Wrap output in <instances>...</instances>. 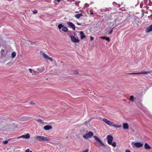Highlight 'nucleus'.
Wrapping results in <instances>:
<instances>
[{
    "label": "nucleus",
    "instance_id": "obj_10",
    "mask_svg": "<svg viewBox=\"0 0 152 152\" xmlns=\"http://www.w3.org/2000/svg\"><path fill=\"white\" fill-rule=\"evenodd\" d=\"M70 37L71 38V40L74 43H78L80 42V40L78 39H77L76 37L74 36H70Z\"/></svg>",
    "mask_w": 152,
    "mask_h": 152
},
{
    "label": "nucleus",
    "instance_id": "obj_5",
    "mask_svg": "<svg viewBox=\"0 0 152 152\" xmlns=\"http://www.w3.org/2000/svg\"><path fill=\"white\" fill-rule=\"evenodd\" d=\"M94 135V133L92 132H89L83 135V137L85 139H88L92 137Z\"/></svg>",
    "mask_w": 152,
    "mask_h": 152
},
{
    "label": "nucleus",
    "instance_id": "obj_34",
    "mask_svg": "<svg viewBox=\"0 0 152 152\" xmlns=\"http://www.w3.org/2000/svg\"><path fill=\"white\" fill-rule=\"evenodd\" d=\"M30 150L29 149H27L26 151V152H29Z\"/></svg>",
    "mask_w": 152,
    "mask_h": 152
},
{
    "label": "nucleus",
    "instance_id": "obj_29",
    "mask_svg": "<svg viewBox=\"0 0 152 152\" xmlns=\"http://www.w3.org/2000/svg\"><path fill=\"white\" fill-rule=\"evenodd\" d=\"M8 142L6 140L3 142V143L4 144H6L8 143Z\"/></svg>",
    "mask_w": 152,
    "mask_h": 152
},
{
    "label": "nucleus",
    "instance_id": "obj_39",
    "mask_svg": "<svg viewBox=\"0 0 152 152\" xmlns=\"http://www.w3.org/2000/svg\"><path fill=\"white\" fill-rule=\"evenodd\" d=\"M29 152H32V151H29Z\"/></svg>",
    "mask_w": 152,
    "mask_h": 152
},
{
    "label": "nucleus",
    "instance_id": "obj_31",
    "mask_svg": "<svg viewBox=\"0 0 152 152\" xmlns=\"http://www.w3.org/2000/svg\"><path fill=\"white\" fill-rule=\"evenodd\" d=\"M32 69H29V71L30 73H32Z\"/></svg>",
    "mask_w": 152,
    "mask_h": 152
},
{
    "label": "nucleus",
    "instance_id": "obj_35",
    "mask_svg": "<svg viewBox=\"0 0 152 152\" xmlns=\"http://www.w3.org/2000/svg\"><path fill=\"white\" fill-rule=\"evenodd\" d=\"M77 23L78 25H80V26L81 25V23H80L77 22Z\"/></svg>",
    "mask_w": 152,
    "mask_h": 152
},
{
    "label": "nucleus",
    "instance_id": "obj_24",
    "mask_svg": "<svg viewBox=\"0 0 152 152\" xmlns=\"http://www.w3.org/2000/svg\"><path fill=\"white\" fill-rule=\"evenodd\" d=\"M129 100L130 101H134V96H130V98L129 99Z\"/></svg>",
    "mask_w": 152,
    "mask_h": 152
},
{
    "label": "nucleus",
    "instance_id": "obj_15",
    "mask_svg": "<svg viewBox=\"0 0 152 152\" xmlns=\"http://www.w3.org/2000/svg\"><path fill=\"white\" fill-rule=\"evenodd\" d=\"M152 31V24L148 26L145 29V32L146 33H149Z\"/></svg>",
    "mask_w": 152,
    "mask_h": 152
},
{
    "label": "nucleus",
    "instance_id": "obj_28",
    "mask_svg": "<svg viewBox=\"0 0 152 152\" xmlns=\"http://www.w3.org/2000/svg\"><path fill=\"white\" fill-rule=\"evenodd\" d=\"M30 104L33 105H35V103L33 101H31L30 102Z\"/></svg>",
    "mask_w": 152,
    "mask_h": 152
},
{
    "label": "nucleus",
    "instance_id": "obj_22",
    "mask_svg": "<svg viewBox=\"0 0 152 152\" xmlns=\"http://www.w3.org/2000/svg\"><path fill=\"white\" fill-rule=\"evenodd\" d=\"M62 30L64 32H66L68 31V29L66 27L63 26L62 28Z\"/></svg>",
    "mask_w": 152,
    "mask_h": 152
},
{
    "label": "nucleus",
    "instance_id": "obj_4",
    "mask_svg": "<svg viewBox=\"0 0 152 152\" xmlns=\"http://www.w3.org/2000/svg\"><path fill=\"white\" fill-rule=\"evenodd\" d=\"M35 139L39 142H43L50 140V139L49 138L41 136H37L35 138Z\"/></svg>",
    "mask_w": 152,
    "mask_h": 152
},
{
    "label": "nucleus",
    "instance_id": "obj_30",
    "mask_svg": "<svg viewBox=\"0 0 152 152\" xmlns=\"http://www.w3.org/2000/svg\"><path fill=\"white\" fill-rule=\"evenodd\" d=\"M88 149H86L85 150L83 151L82 152H88Z\"/></svg>",
    "mask_w": 152,
    "mask_h": 152
},
{
    "label": "nucleus",
    "instance_id": "obj_19",
    "mask_svg": "<svg viewBox=\"0 0 152 152\" xmlns=\"http://www.w3.org/2000/svg\"><path fill=\"white\" fill-rule=\"evenodd\" d=\"M83 14L81 13L80 14H76L75 15V17L77 18V19H79L81 17L83 16Z\"/></svg>",
    "mask_w": 152,
    "mask_h": 152
},
{
    "label": "nucleus",
    "instance_id": "obj_37",
    "mask_svg": "<svg viewBox=\"0 0 152 152\" xmlns=\"http://www.w3.org/2000/svg\"><path fill=\"white\" fill-rule=\"evenodd\" d=\"M4 51V50L3 49H2L1 50V51L3 52Z\"/></svg>",
    "mask_w": 152,
    "mask_h": 152
},
{
    "label": "nucleus",
    "instance_id": "obj_21",
    "mask_svg": "<svg viewBox=\"0 0 152 152\" xmlns=\"http://www.w3.org/2000/svg\"><path fill=\"white\" fill-rule=\"evenodd\" d=\"M16 55V53L15 52H12V53L11 57L12 58H15Z\"/></svg>",
    "mask_w": 152,
    "mask_h": 152
},
{
    "label": "nucleus",
    "instance_id": "obj_13",
    "mask_svg": "<svg viewBox=\"0 0 152 152\" xmlns=\"http://www.w3.org/2000/svg\"><path fill=\"white\" fill-rule=\"evenodd\" d=\"M67 24L69 25L72 28L74 31L75 30V26L73 23L70 22H69L67 23Z\"/></svg>",
    "mask_w": 152,
    "mask_h": 152
},
{
    "label": "nucleus",
    "instance_id": "obj_14",
    "mask_svg": "<svg viewBox=\"0 0 152 152\" xmlns=\"http://www.w3.org/2000/svg\"><path fill=\"white\" fill-rule=\"evenodd\" d=\"M43 129L45 130H49L52 129V127L50 125H46L44 126Z\"/></svg>",
    "mask_w": 152,
    "mask_h": 152
},
{
    "label": "nucleus",
    "instance_id": "obj_36",
    "mask_svg": "<svg viewBox=\"0 0 152 152\" xmlns=\"http://www.w3.org/2000/svg\"><path fill=\"white\" fill-rule=\"evenodd\" d=\"M57 1L58 2H59L61 0H57Z\"/></svg>",
    "mask_w": 152,
    "mask_h": 152
},
{
    "label": "nucleus",
    "instance_id": "obj_23",
    "mask_svg": "<svg viewBox=\"0 0 152 152\" xmlns=\"http://www.w3.org/2000/svg\"><path fill=\"white\" fill-rule=\"evenodd\" d=\"M36 121L42 124H43L44 123L40 119H36Z\"/></svg>",
    "mask_w": 152,
    "mask_h": 152
},
{
    "label": "nucleus",
    "instance_id": "obj_7",
    "mask_svg": "<svg viewBox=\"0 0 152 152\" xmlns=\"http://www.w3.org/2000/svg\"><path fill=\"white\" fill-rule=\"evenodd\" d=\"M132 145L133 147H136L139 148L142 147L143 145L142 143L140 142H132Z\"/></svg>",
    "mask_w": 152,
    "mask_h": 152
},
{
    "label": "nucleus",
    "instance_id": "obj_1",
    "mask_svg": "<svg viewBox=\"0 0 152 152\" xmlns=\"http://www.w3.org/2000/svg\"><path fill=\"white\" fill-rule=\"evenodd\" d=\"M114 19L115 20L113 24V25L115 24L114 27H116L118 25L122 24L123 22V20H122L121 17L120 15L115 16Z\"/></svg>",
    "mask_w": 152,
    "mask_h": 152
},
{
    "label": "nucleus",
    "instance_id": "obj_18",
    "mask_svg": "<svg viewBox=\"0 0 152 152\" xmlns=\"http://www.w3.org/2000/svg\"><path fill=\"white\" fill-rule=\"evenodd\" d=\"M144 147L146 149H150L151 148V146L147 143L145 144Z\"/></svg>",
    "mask_w": 152,
    "mask_h": 152
},
{
    "label": "nucleus",
    "instance_id": "obj_27",
    "mask_svg": "<svg viewBox=\"0 0 152 152\" xmlns=\"http://www.w3.org/2000/svg\"><path fill=\"white\" fill-rule=\"evenodd\" d=\"M33 13L34 14H35L37 13L38 12V11L37 10H35L33 11Z\"/></svg>",
    "mask_w": 152,
    "mask_h": 152
},
{
    "label": "nucleus",
    "instance_id": "obj_26",
    "mask_svg": "<svg viewBox=\"0 0 152 152\" xmlns=\"http://www.w3.org/2000/svg\"><path fill=\"white\" fill-rule=\"evenodd\" d=\"M115 27L114 26L111 30L110 31H109V34H111L112 32H113V28H114Z\"/></svg>",
    "mask_w": 152,
    "mask_h": 152
},
{
    "label": "nucleus",
    "instance_id": "obj_2",
    "mask_svg": "<svg viewBox=\"0 0 152 152\" xmlns=\"http://www.w3.org/2000/svg\"><path fill=\"white\" fill-rule=\"evenodd\" d=\"M106 138L107 140V143L109 145H111L114 147H116V143L115 142H112L113 140V137L112 135H108L107 136Z\"/></svg>",
    "mask_w": 152,
    "mask_h": 152
},
{
    "label": "nucleus",
    "instance_id": "obj_32",
    "mask_svg": "<svg viewBox=\"0 0 152 152\" xmlns=\"http://www.w3.org/2000/svg\"><path fill=\"white\" fill-rule=\"evenodd\" d=\"M90 39L91 41H92L94 39V38L92 36H91Z\"/></svg>",
    "mask_w": 152,
    "mask_h": 152
},
{
    "label": "nucleus",
    "instance_id": "obj_12",
    "mask_svg": "<svg viewBox=\"0 0 152 152\" xmlns=\"http://www.w3.org/2000/svg\"><path fill=\"white\" fill-rule=\"evenodd\" d=\"M30 137V135L29 134H27L25 135H22L20 136L19 137H18V139H20L21 138H24L26 139L29 138Z\"/></svg>",
    "mask_w": 152,
    "mask_h": 152
},
{
    "label": "nucleus",
    "instance_id": "obj_17",
    "mask_svg": "<svg viewBox=\"0 0 152 152\" xmlns=\"http://www.w3.org/2000/svg\"><path fill=\"white\" fill-rule=\"evenodd\" d=\"M80 34L81 36L80 38L81 39L86 38V36L85 35V34L83 31H80Z\"/></svg>",
    "mask_w": 152,
    "mask_h": 152
},
{
    "label": "nucleus",
    "instance_id": "obj_38",
    "mask_svg": "<svg viewBox=\"0 0 152 152\" xmlns=\"http://www.w3.org/2000/svg\"><path fill=\"white\" fill-rule=\"evenodd\" d=\"M93 12H91L90 13V14H91V15H93Z\"/></svg>",
    "mask_w": 152,
    "mask_h": 152
},
{
    "label": "nucleus",
    "instance_id": "obj_3",
    "mask_svg": "<svg viewBox=\"0 0 152 152\" xmlns=\"http://www.w3.org/2000/svg\"><path fill=\"white\" fill-rule=\"evenodd\" d=\"M103 121L107 125L114 127L116 128H120L121 127V125H115L113 122L110 121L108 119L103 118L102 119Z\"/></svg>",
    "mask_w": 152,
    "mask_h": 152
},
{
    "label": "nucleus",
    "instance_id": "obj_6",
    "mask_svg": "<svg viewBox=\"0 0 152 152\" xmlns=\"http://www.w3.org/2000/svg\"><path fill=\"white\" fill-rule=\"evenodd\" d=\"M151 72L150 71H143L137 73H129V75L147 74L151 73Z\"/></svg>",
    "mask_w": 152,
    "mask_h": 152
},
{
    "label": "nucleus",
    "instance_id": "obj_11",
    "mask_svg": "<svg viewBox=\"0 0 152 152\" xmlns=\"http://www.w3.org/2000/svg\"><path fill=\"white\" fill-rule=\"evenodd\" d=\"M43 57L45 59H48L50 61L52 62L53 61V59L52 58H50L45 53H43Z\"/></svg>",
    "mask_w": 152,
    "mask_h": 152
},
{
    "label": "nucleus",
    "instance_id": "obj_20",
    "mask_svg": "<svg viewBox=\"0 0 152 152\" xmlns=\"http://www.w3.org/2000/svg\"><path fill=\"white\" fill-rule=\"evenodd\" d=\"M101 38L103 39H105L108 42L110 41V38L108 37H101Z\"/></svg>",
    "mask_w": 152,
    "mask_h": 152
},
{
    "label": "nucleus",
    "instance_id": "obj_16",
    "mask_svg": "<svg viewBox=\"0 0 152 152\" xmlns=\"http://www.w3.org/2000/svg\"><path fill=\"white\" fill-rule=\"evenodd\" d=\"M123 129H129V126L127 123H123Z\"/></svg>",
    "mask_w": 152,
    "mask_h": 152
},
{
    "label": "nucleus",
    "instance_id": "obj_33",
    "mask_svg": "<svg viewBox=\"0 0 152 152\" xmlns=\"http://www.w3.org/2000/svg\"><path fill=\"white\" fill-rule=\"evenodd\" d=\"M126 152H131L128 149H126Z\"/></svg>",
    "mask_w": 152,
    "mask_h": 152
},
{
    "label": "nucleus",
    "instance_id": "obj_8",
    "mask_svg": "<svg viewBox=\"0 0 152 152\" xmlns=\"http://www.w3.org/2000/svg\"><path fill=\"white\" fill-rule=\"evenodd\" d=\"M134 23L137 24V26L138 27L141 23V21L138 17H135L134 18Z\"/></svg>",
    "mask_w": 152,
    "mask_h": 152
},
{
    "label": "nucleus",
    "instance_id": "obj_9",
    "mask_svg": "<svg viewBox=\"0 0 152 152\" xmlns=\"http://www.w3.org/2000/svg\"><path fill=\"white\" fill-rule=\"evenodd\" d=\"M94 139L96 141H98L99 143L102 146H104V144L102 142L100 139L98 137L94 136Z\"/></svg>",
    "mask_w": 152,
    "mask_h": 152
},
{
    "label": "nucleus",
    "instance_id": "obj_25",
    "mask_svg": "<svg viewBox=\"0 0 152 152\" xmlns=\"http://www.w3.org/2000/svg\"><path fill=\"white\" fill-rule=\"evenodd\" d=\"M63 26L62 24H60L58 26V28L59 29H61L63 27Z\"/></svg>",
    "mask_w": 152,
    "mask_h": 152
}]
</instances>
